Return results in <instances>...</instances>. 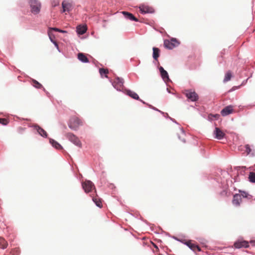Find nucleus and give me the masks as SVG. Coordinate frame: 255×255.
<instances>
[{"label": "nucleus", "mask_w": 255, "mask_h": 255, "mask_svg": "<svg viewBox=\"0 0 255 255\" xmlns=\"http://www.w3.org/2000/svg\"><path fill=\"white\" fill-rule=\"evenodd\" d=\"M92 200L98 207L100 208L102 207L101 199L97 196V195L95 196H93Z\"/></svg>", "instance_id": "a211bd4d"}, {"label": "nucleus", "mask_w": 255, "mask_h": 255, "mask_svg": "<svg viewBox=\"0 0 255 255\" xmlns=\"http://www.w3.org/2000/svg\"><path fill=\"white\" fill-rule=\"evenodd\" d=\"M32 85L37 89L42 88V85L35 80H32Z\"/></svg>", "instance_id": "a878e982"}, {"label": "nucleus", "mask_w": 255, "mask_h": 255, "mask_svg": "<svg viewBox=\"0 0 255 255\" xmlns=\"http://www.w3.org/2000/svg\"><path fill=\"white\" fill-rule=\"evenodd\" d=\"M153 245L154 247L155 248V249H156V252H158L159 251V249H158V247L154 243H153Z\"/></svg>", "instance_id": "72a5a7b5"}, {"label": "nucleus", "mask_w": 255, "mask_h": 255, "mask_svg": "<svg viewBox=\"0 0 255 255\" xmlns=\"http://www.w3.org/2000/svg\"><path fill=\"white\" fill-rule=\"evenodd\" d=\"M250 243L253 244V245L255 246V241H251Z\"/></svg>", "instance_id": "e433bc0d"}, {"label": "nucleus", "mask_w": 255, "mask_h": 255, "mask_svg": "<svg viewBox=\"0 0 255 255\" xmlns=\"http://www.w3.org/2000/svg\"><path fill=\"white\" fill-rule=\"evenodd\" d=\"M78 59L81 61L82 62L84 63H88L89 62V60L88 58L86 56V55L82 53H79L78 54Z\"/></svg>", "instance_id": "6ab92c4d"}, {"label": "nucleus", "mask_w": 255, "mask_h": 255, "mask_svg": "<svg viewBox=\"0 0 255 255\" xmlns=\"http://www.w3.org/2000/svg\"><path fill=\"white\" fill-rule=\"evenodd\" d=\"M122 13L127 19L135 21H138V19L135 17H134L132 14L127 11H123Z\"/></svg>", "instance_id": "f3484780"}, {"label": "nucleus", "mask_w": 255, "mask_h": 255, "mask_svg": "<svg viewBox=\"0 0 255 255\" xmlns=\"http://www.w3.org/2000/svg\"><path fill=\"white\" fill-rule=\"evenodd\" d=\"M234 246L236 249L247 248L249 247V243L248 241L240 239L235 242Z\"/></svg>", "instance_id": "6e6552de"}, {"label": "nucleus", "mask_w": 255, "mask_h": 255, "mask_svg": "<svg viewBox=\"0 0 255 255\" xmlns=\"http://www.w3.org/2000/svg\"><path fill=\"white\" fill-rule=\"evenodd\" d=\"M87 27L86 26L79 25L77 27V32L79 34H83L86 32Z\"/></svg>", "instance_id": "aec40b11"}, {"label": "nucleus", "mask_w": 255, "mask_h": 255, "mask_svg": "<svg viewBox=\"0 0 255 255\" xmlns=\"http://www.w3.org/2000/svg\"><path fill=\"white\" fill-rule=\"evenodd\" d=\"M159 70L162 79L164 81L169 80L168 74L167 72L163 69V68L162 67H160L159 68Z\"/></svg>", "instance_id": "dca6fc26"}, {"label": "nucleus", "mask_w": 255, "mask_h": 255, "mask_svg": "<svg viewBox=\"0 0 255 255\" xmlns=\"http://www.w3.org/2000/svg\"><path fill=\"white\" fill-rule=\"evenodd\" d=\"M240 195H241V197L243 196L244 197H247L248 194L246 192H242Z\"/></svg>", "instance_id": "473e14b6"}, {"label": "nucleus", "mask_w": 255, "mask_h": 255, "mask_svg": "<svg viewBox=\"0 0 255 255\" xmlns=\"http://www.w3.org/2000/svg\"><path fill=\"white\" fill-rule=\"evenodd\" d=\"M220 115H218V114H216V115H212V114H210L209 115V118H211L212 117H214L215 118H218L219 117Z\"/></svg>", "instance_id": "2f4dec72"}, {"label": "nucleus", "mask_w": 255, "mask_h": 255, "mask_svg": "<svg viewBox=\"0 0 255 255\" xmlns=\"http://www.w3.org/2000/svg\"><path fill=\"white\" fill-rule=\"evenodd\" d=\"M213 134L215 135V138L218 139H222L225 137L226 134L219 128H215L213 131Z\"/></svg>", "instance_id": "1a4fd4ad"}, {"label": "nucleus", "mask_w": 255, "mask_h": 255, "mask_svg": "<svg viewBox=\"0 0 255 255\" xmlns=\"http://www.w3.org/2000/svg\"><path fill=\"white\" fill-rule=\"evenodd\" d=\"M245 147L246 148V152H247V154H250L252 151V149L250 147V145L249 144H246Z\"/></svg>", "instance_id": "7c9ffc66"}, {"label": "nucleus", "mask_w": 255, "mask_h": 255, "mask_svg": "<svg viewBox=\"0 0 255 255\" xmlns=\"http://www.w3.org/2000/svg\"><path fill=\"white\" fill-rule=\"evenodd\" d=\"M179 43L175 38H172L171 40H165L164 42V46L169 49H172L178 45Z\"/></svg>", "instance_id": "423d86ee"}, {"label": "nucleus", "mask_w": 255, "mask_h": 255, "mask_svg": "<svg viewBox=\"0 0 255 255\" xmlns=\"http://www.w3.org/2000/svg\"><path fill=\"white\" fill-rule=\"evenodd\" d=\"M24 129H25V128H22V127H19V128H18V130H19V131H22L24 130Z\"/></svg>", "instance_id": "c9c22d12"}, {"label": "nucleus", "mask_w": 255, "mask_h": 255, "mask_svg": "<svg viewBox=\"0 0 255 255\" xmlns=\"http://www.w3.org/2000/svg\"><path fill=\"white\" fill-rule=\"evenodd\" d=\"M59 32H63V33H64V32H66V31H64V30H60V29Z\"/></svg>", "instance_id": "4c0bfd02"}, {"label": "nucleus", "mask_w": 255, "mask_h": 255, "mask_svg": "<svg viewBox=\"0 0 255 255\" xmlns=\"http://www.w3.org/2000/svg\"><path fill=\"white\" fill-rule=\"evenodd\" d=\"M233 112V107L232 106H228L224 108L221 112L223 116H226Z\"/></svg>", "instance_id": "ddd939ff"}, {"label": "nucleus", "mask_w": 255, "mask_h": 255, "mask_svg": "<svg viewBox=\"0 0 255 255\" xmlns=\"http://www.w3.org/2000/svg\"><path fill=\"white\" fill-rule=\"evenodd\" d=\"M63 7V12L69 11L71 7V4L67 2L63 1L62 3Z\"/></svg>", "instance_id": "412c9836"}, {"label": "nucleus", "mask_w": 255, "mask_h": 255, "mask_svg": "<svg viewBox=\"0 0 255 255\" xmlns=\"http://www.w3.org/2000/svg\"><path fill=\"white\" fill-rule=\"evenodd\" d=\"M20 250L18 248H14L10 252V255H19Z\"/></svg>", "instance_id": "c85d7f7f"}, {"label": "nucleus", "mask_w": 255, "mask_h": 255, "mask_svg": "<svg viewBox=\"0 0 255 255\" xmlns=\"http://www.w3.org/2000/svg\"><path fill=\"white\" fill-rule=\"evenodd\" d=\"M184 244L193 251H195L196 250L199 252L201 251L200 248L197 245L193 243V241L191 240L186 241L184 243Z\"/></svg>", "instance_id": "9b49d317"}, {"label": "nucleus", "mask_w": 255, "mask_h": 255, "mask_svg": "<svg viewBox=\"0 0 255 255\" xmlns=\"http://www.w3.org/2000/svg\"><path fill=\"white\" fill-rule=\"evenodd\" d=\"M139 10L142 13H151L154 12V10L152 7L147 5H141L139 6Z\"/></svg>", "instance_id": "9d476101"}, {"label": "nucleus", "mask_w": 255, "mask_h": 255, "mask_svg": "<svg viewBox=\"0 0 255 255\" xmlns=\"http://www.w3.org/2000/svg\"><path fill=\"white\" fill-rule=\"evenodd\" d=\"M66 137L76 145L81 147L82 143L79 138L72 133H68L66 134Z\"/></svg>", "instance_id": "20e7f679"}, {"label": "nucleus", "mask_w": 255, "mask_h": 255, "mask_svg": "<svg viewBox=\"0 0 255 255\" xmlns=\"http://www.w3.org/2000/svg\"><path fill=\"white\" fill-rule=\"evenodd\" d=\"M124 81L123 79L120 78L119 77H116L113 82V85L118 90L121 91L122 89H123L124 87Z\"/></svg>", "instance_id": "0eeeda50"}, {"label": "nucleus", "mask_w": 255, "mask_h": 255, "mask_svg": "<svg viewBox=\"0 0 255 255\" xmlns=\"http://www.w3.org/2000/svg\"><path fill=\"white\" fill-rule=\"evenodd\" d=\"M232 76V74L231 72L230 71H228L226 73V74H225V78L224 79V82H228L229 80H230Z\"/></svg>", "instance_id": "393cba45"}, {"label": "nucleus", "mask_w": 255, "mask_h": 255, "mask_svg": "<svg viewBox=\"0 0 255 255\" xmlns=\"http://www.w3.org/2000/svg\"><path fill=\"white\" fill-rule=\"evenodd\" d=\"M0 246L3 249H6L8 246L7 242L2 237H0Z\"/></svg>", "instance_id": "b1692460"}, {"label": "nucleus", "mask_w": 255, "mask_h": 255, "mask_svg": "<svg viewBox=\"0 0 255 255\" xmlns=\"http://www.w3.org/2000/svg\"><path fill=\"white\" fill-rule=\"evenodd\" d=\"M242 202V197L241 195L239 194H236L233 196V199L232 200V203L234 205L236 206H239Z\"/></svg>", "instance_id": "f8f14e48"}, {"label": "nucleus", "mask_w": 255, "mask_h": 255, "mask_svg": "<svg viewBox=\"0 0 255 255\" xmlns=\"http://www.w3.org/2000/svg\"><path fill=\"white\" fill-rule=\"evenodd\" d=\"M126 94L128 96H130L131 98H132L135 100H137L142 101V100L139 99L138 95L133 91H130L129 90H128L126 91Z\"/></svg>", "instance_id": "2eb2a0df"}, {"label": "nucleus", "mask_w": 255, "mask_h": 255, "mask_svg": "<svg viewBox=\"0 0 255 255\" xmlns=\"http://www.w3.org/2000/svg\"><path fill=\"white\" fill-rule=\"evenodd\" d=\"M29 4L31 7V11L32 13L36 14L40 11L41 4L37 0H30Z\"/></svg>", "instance_id": "f257e3e1"}, {"label": "nucleus", "mask_w": 255, "mask_h": 255, "mask_svg": "<svg viewBox=\"0 0 255 255\" xmlns=\"http://www.w3.org/2000/svg\"><path fill=\"white\" fill-rule=\"evenodd\" d=\"M34 128L35 129L37 130V131L39 133L40 135H41L43 137H47V134L46 131L43 129L42 128L38 126V125H34Z\"/></svg>", "instance_id": "4468645a"}, {"label": "nucleus", "mask_w": 255, "mask_h": 255, "mask_svg": "<svg viewBox=\"0 0 255 255\" xmlns=\"http://www.w3.org/2000/svg\"><path fill=\"white\" fill-rule=\"evenodd\" d=\"M50 142L52 145L53 147H54L55 148L57 149H62V146L56 141L54 140V139H50Z\"/></svg>", "instance_id": "5701e85b"}, {"label": "nucleus", "mask_w": 255, "mask_h": 255, "mask_svg": "<svg viewBox=\"0 0 255 255\" xmlns=\"http://www.w3.org/2000/svg\"><path fill=\"white\" fill-rule=\"evenodd\" d=\"M0 123L3 125H7L8 123V121L6 119L0 118Z\"/></svg>", "instance_id": "c756f323"}, {"label": "nucleus", "mask_w": 255, "mask_h": 255, "mask_svg": "<svg viewBox=\"0 0 255 255\" xmlns=\"http://www.w3.org/2000/svg\"><path fill=\"white\" fill-rule=\"evenodd\" d=\"M51 30H54V31H58V32H59V31H60V29H58V28H51Z\"/></svg>", "instance_id": "f704fd0d"}, {"label": "nucleus", "mask_w": 255, "mask_h": 255, "mask_svg": "<svg viewBox=\"0 0 255 255\" xmlns=\"http://www.w3.org/2000/svg\"><path fill=\"white\" fill-rule=\"evenodd\" d=\"M82 187L86 193L92 192L93 190H95L96 192V190L93 183L90 180H86L82 183Z\"/></svg>", "instance_id": "7ed1b4c3"}, {"label": "nucleus", "mask_w": 255, "mask_h": 255, "mask_svg": "<svg viewBox=\"0 0 255 255\" xmlns=\"http://www.w3.org/2000/svg\"><path fill=\"white\" fill-rule=\"evenodd\" d=\"M184 93L186 97L192 102H195L198 99V95L195 91L186 90Z\"/></svg>", "instance_id": "39448f33"}, {"label": "nucleus", "mask_w": 255, "mask_h": 255, "mask_svg": "<svg viewBox=\"0 0 255 255\" xmlns=\"http://www.w3.org/2000/svg\"><path fill=\"white\" fill-rule=\"evenodd\" d=\"M99 72L101 76H103L104 74L105 75V77L106 78L108 77L107 74L109 73L108 70L104 68H100L99 69Z\"/></svg>", "instance_id": "cd10ccee"}, {"label": "nucleus", "mask_w": 255, "mask_h": 255, "mask_svg": "<svg viewBox=\"0 0 255 255\" xmlns=\"http://www.w3.org/2000/svg\"><path fill=\"white\" fill-rule=\"evenodd\" d=\"M160 50L156 47L153 48V58L154 60H157L159 57Z\"/></svg>", "instance_id": "4be33fe9"}, {"label": "nucleus", "mask_w": 255, "mask_h": 255, "mask_svg": "<svg viewBox=\"0 0 255 255\" xmlns=\"http://www.w3.org/2000/svg\"><path fill=\"white\" fill-rule=\"evenodd\" d=\"M81 125H82V122L78 118L72 117L71 118L69 123V127L70 128L76 130Z\"/></svg>", "instance_id": "f03ea898"}, {"label": "nucleus", "mask_w": 255, "mask_h": 255, "mask_svg": "<svg viewBox=\"0 0 255 255\" xmlns=\"http://www.w3.org/2000/svg\"><path fill=\"white\" fill-rule=\"evenodd\" d=\"M249 181L253 183H255V173L251 172L249 175Z\"/></svg>", "instance_id": "bb28decb"}]
</instances>
